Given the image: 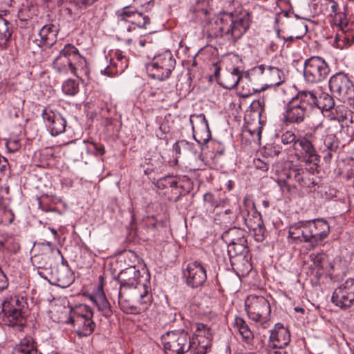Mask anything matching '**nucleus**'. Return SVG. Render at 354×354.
<instances>
[{"mask_svg": "<svg viewBox=\"0 0 354 354\" xmlns=\"http://www.w3.org/2000/svg\"><path fill=\"white\" fill-rule=\"evenodd\" d=\"M115 279L120 285V291H125L131 288H138L142 291L141 286H147L141 283L140 272L136 266H131L122 270Z\"/></svg>", "mask_w": 354, "mask_h": 354, "instance_id": "nucleus-20", "label": "nucleus"}, {"mask_svg": "<svg viewBox=\"0 0 354 354\" xmlns=\"http://www.w3.org/2000/svg\"><path fill=\"white\" fill-rule=\"evenodd\" d=\"M330 71L326 61L319 56H312L304 64V77L306 82L313 84L327 78Z\"/></svg>", "mask_w": 354, "mask_h": 354, "instance_id": "nucleus-9", "label": "nucleus"}, {"mask_svg": "<svg viewBox=\"0 0 354 354\" xmlns=\"http://www.w3.org/2000/svg\"><path fill=\"white\" fill-rule=\"evenodd\" d=\"M210 145L212 148V153L214 154V156H210L211 158L215 159L216 157L221 156L224 153L225 147L221 142L212 141Z\"/></svg>", "mask_w": 354, "mask_h": 354, "instance_id": "nucleus-50", "label": "nucleus"}, {"mask_svg": "<svg viewBox=\"0 0 354 354\" xmlns=\"http://www.w3.org/2000/svg\"><path fill=\"white\" fill-rule=\"evenodd\" d=\"M243 71L238 67H232L223 72L218 84L226 89H232L239 84H243L245 80H241Z\"/></svg>", "mask_w": 354, "mask_h": 354, "instance_id": "nucleus-26", "label": "nucleus"}, {"mask_svg": "<svg viewBox=\"0 0 354 354\" xmlns=\"http://www.w3.org/2000/svg\"><path fill=\"white\" fill-rule=\"evenodd\" d=\"M142 291L140 292L136 298L138 305L134 304L126 296L125 291H120L118 293V304L120 309L127 314H140L145 311L151 306L152 302V295L149 287L141 286Z\"/></svg>", "mask_w": 354, "mask_h": 354, "instance_id": "nucleus-10", "label": "nucleus"}, {"mask_svg": "<svg viewBox=\"0 0 354 354\" xmlns=\"http://www.w3.org/2000/svg\"><path fill=\"white\" fill-rule=\"evenodd\" d=\"M52 313H53V316L55 317V314H61V316H58L57 317V322H61V319L64 318L66 316V312H65V306H57L55 307Z\"/></svg>", "mask_w": 354, "mask_h": 354, "instance_id": "nucleus-58", "label": "nucleus"}, {"mask_svg": "<svg viewBox=\"0 0 354 354\" xmlns=\"http://www.w3.org/2000/svg\"><path fill=\"white\" fill-rule=\"evenodd\" d=\"M192 328L193 354H205L212 345V333L210 327L203 323L196 322L192 324Z\"/></svg>", "mask_w": 354, "mask_h": 354, "instance_id": "nucleus-13", "label": "nucleus"}, {"mask_svg": "<svg viewBox=\"0 0 354 354\" xmlns=\"http://www.w3.org/2000/svg\"><path fill=\"white\" fill-rule=\"evenodd\" d=\"M117 23L118 27H122L124 24L129 23L140 28H146L150 24V18L142 12L125 6L116 12Z\"/></svg>", "mask_w": 354, "mask_h": 354, "instance_id": "nucleus-18", "label": "nucleus"}, {"mask_svg": "<svg viewBox=\"0 0 354 354\" xmlns=\"http://www.w3.org/2000/svg\"><path fill=\"white\" fill-rule=\"evenodd\" d=\"M254 165L257 169L263 171H268L269 168L268 164L260 158L254 159Z\"/></svg>", "mask_w": 354, "mask_h": 354, "instance_id": "nucleus-56", "label": "nucleus"}, {"mask_svg": "<svg viewBox=\"0 0 354 354\" xmlns=\"http://www.w3.org/2000/svg\"><path fill=\"white\" fill-rule=\"evenodd\" d=\"M6 147L10 152H15L21 148V142L16 138H9L6 141Z\"/></svg>", "mask_w": 354, "mask_h": 354, "instance_id": "nucleus-52", "label": "nucleus"}, {"mask_svg": "<svg viewBox=\"0 0 354 354\" xmlns=\"http://www.w3.org/2000/svg\"><path fill=\"white\" fill-rule=\"evenodd\" d=\"M57 35V29L54 25H52V28L49 30L48 35V41L46 40L45 42L44 46L46 47H51L56 39Z\"/></svg>", "mask_w": 354, "mask_h": 354, "instance_id": "nucleus-55", "label": "nucleus"}, {"mask_svg": "<svg viewBox=\"0 0 354 354\" xmlns=\"http://www.w3.org/2000/svg\"><path fill=\"white\" fill-rule=\"evenodd\" d=\"M234 326L246 342L249 343L253 339V333L243 318L236 317L234 319Z\"/></svg>", "mask_w": 354, "mask_h": 354, "instance_id": "nucleus-36", "label": "nucleus"}, {"mask_svg": "<svg viewBox=\"0 0 354 354\" xmlns=\"http://www.w3.org/2000/svg\"><path fill=\"white\" fill-rule=\"evenodd\" d=\"M317 184L314 174L306 168L297 167V192L301 189H308Z\"/></svg>", "mask_w": 354, "mask_h": 354, "instance_id": "nucleus-28", "label": "nucleus"}, {"mask_svg": "<svg viewBox=\"0 0 354 354\" xmlns=\"http://www.w3.org/2000/svg\"><path fill=\"white\" fill-rule=\"evenodd\" d=\"M306 223V232L308 237V243L313 248L317 246L319 244L328 237L330 227L328 222L323 218H316L308 220Z\"/></svg>", "mask_w": 354, "mask_h": 354, "instance_id": "nucleus-14", "label": "nucleus"}, {"mask_svg": "<svg viewBox=\"0 0 354 354\" xmlns=\"http://www.w3.org/2000/svg\"><path fill=\"white\" fill-rule=\"evenodd\" d=\"M281 142L283 145L293 144L295 148L296 142H297V136L292 131H286L281 136Z\"/></svg>", "mask_w": 354, "mask_h": 354, "instance_id": "nucleus-49", "label": "nucleus"}, {"mask_svg": "<svg viewBox=\"0 0 354 354\" xmlns=\"http://www.w3.org/2000/svg\"><path fill=\"white\" fill-rule=\"evenodd\" d=\"M203 200L205 203L207 205L209 208H216L218 207L221 203H224V201H221V199L216 197L215 195H214L212 193H206L203 196Z\"/></svg>", "mask_w": 354, "mask_h": 354, "instance_id": "nucleus-45", "label": "nucleus"}, {"mask_svg": "<svg viewBox=\"0 0 354 354\" xmlns=\"http://www.w3.org/2000/svg\"><path fill=\"white\" fill-rule=\"evenodd\" d=\"M298 147H300V151L306 162L312 163L315 165H318L320 155H319L317 147L314 142L312 129L297 139L295 149L299 150Z\"/></svg>", "mask_w": 354, "mask_h": 354, "instance_id": "nucleus-16", "label": "nucleus"}, {"mask_svg": "<svg viewBox=\"0 0 354 354\" xmlns=\"http://www.w3.org/2000/svg\"><path fill=\"white\" fill-rule=\"evenodd\" d=\"M232 266L236 267V269L241 272L242 274H248L252 270V264L249 262L246 256H238L234 259L231 260Z\"/></svg>", "mask_w": 354, "mask_h": 354, "instance_id": "nucleus-41", "label": "nucleus"}, {"mask_svg": "<svg viewBox=\"0 0 354 354\" xmlns=\"http://www.w3.org/2000/svg\"><path fill=\"white\" fill-rule=\"evenodd\" d=\"M248 252L247 239L244 241L239 242L227 246V253L230 257V261L234 259L238 256H246Z\"/></svg>", "mask_w": 354, "mask_h": 354, "instance_id": "nucleus-38", "label": "nucleus"}, {"mask_svg": "<svg viewBox=\"0 0 354 354\" xmlns=\"http://www.w3.org/2000/svg\"><path fill=\"white\" fill-rule=\"evenodd\" d=\"M277 37L279 39H283L285 42H288V43L293 42L295 40L301 39L300 35L299 36V35H292L286 37L283 35H281L279 31L277 32Z\"/></svg>", "mask_w": 354, "mask_h": 354, "instance_id": "nucleus-60", "label": "nucleus"}, {"mask_svg": "<svg viewBox=\"0 0 354 354\" xmlns=\"http://www.w3.org/2000/svg\"><path fill=\"white\" fill-rule=\"evenodd\" d=\"M8 286V281L6 275L0 269V291L5 290Z\"/></svg>", "mask_w": 354, "mask_h": 354, "instance_id": "nucleus-61", "label": "nucleus"}, {"mask_svg": "<svg viewBox=\"0 0 354 354\" xmlns=\"http://www.w3.org/2000/svg\"><path fill=\"white\" fill-rule=\"evenodd\" d=\"M309 258L313 263L312 266L317 268V272H319L320 274L322 273L321 272L326 270L330 266L328 257L324 253H311Z\"/></svg>", "mask_w": 354, "mask_h": 354, "instance_id": "nucleus-33", "label": "nucleus"}, {"mask_svg": "<svg viewBox=\"0 0 354 354\" xmlns=\"http://www.w3.org/2000/svg\"><path fill=\"white\" fill-rule=\"evenodd\" d=\"M245 232L239 227H232L224 232L222 234V239L227 245L230 246L239 242L244 241L246 239Z\"/></svg>", "mask_w": 354, "mask_h": 354, "instance_id": "nucleus-31", "label": "nucleus"}, {"mask_svg": "<svg viewBox=\"0 0 354 354\" xmlns=\"http://www.w3.org/2000/svg\"><path fill=\"white\" fill-rule=\"evenodd\" d=\"M314 142L326 163H330L336 153L339 140L335 133L333 132L331 127H324V120H322L313 129Z\"/></svg>", "mask_w": 354, "mask_h": 354, "instance_id": "nucleus-3", "label": "nucleus"}, {"mask_svg": "<svg viewBox=\"0 0 354 354\" xmlns=\"http://www.w3.org/2000/svg\"><path fill=\"white\" fill-rule=\"evenodd\" d=\"M42 117L44 121L48 122V127L51 126L55 121L56 120V118L55 117V115L53 113H48L46 110H44L42 113Z\"/></svg>", "mask_w": 354, "mask_h": 354, "instance_id": "nucleus-59", "label": "nucleus"}, {"mask_svg": "<svg viewBox=\"0 0 354 354\" xmlns=\"http://www.w3.org/2000/svg\"><path fill=\"white\" fill-rule=\"evenodd\" d=\"M243 218L245 225L253 232L254 239L258 242L263 241L266 230L261 214L255 211L251 214L248 212Z\"/></svg>", "mask_w": 354, "mask_h": 354, "instance_id": "nucleus-24", "label": "nucleus"}, {"mask_svg": "<svg viewBox=\"0 0 354 354\" xmlns=\"http://www.w3.org/2000/svg\"><path fill=\"white\" fill-rule=\"evenodd\" d=\"M35 351V346L31 338H25L16 345L12 354H31Z\"/></svg>", "mask_w": 354, "mask_h": 354, "instance_id": "nucleus-40", "label": "nucleus"}, {"mask_svg": "<svg viewBox=\"0 0 354 354\" xmlns=\"http://www.w3.org/2000/svg\"><path fill=\"white\" fill-rule=\"evenodd\" d=\"M312 100H309L307 91H299L286 104L283 120L286 124H299L313 112Z\"/></svg>", "mask_w": 354, "mask_h": 354, "instance_id": "nucleus-4", "label": "nucleus"}, {"mask_svg": "<svg viewBox=\"0 0 354 354\" xmlns=\"http://www.w3.org/2000/svg\"><path fill=\"white\" fill-rule=\"evenodd\" d=\"M185 283L192 288L202 287L207 281V271L203 264L195 261L187 264L184 271Z\"/></svg>", "mask_w": 354, "mask_h": 354, "instance_id": "nucleus-19", "label": "nucleus"}, {"mask_svg": "<svg viewBox=\"0 0 354 354\" xmlns=\"http://www.w3.org/2000/svg\"><path fill=\"white\" fill-rule=\"evenodd\" d=\"M2 312L4 314V324L16 331H22L26 324V319L23 313L22 304L19 299L5 301Z\"/></svg>", "mask_w": 354, "mask_h": 354, "instance_id": "nucleus-12", "label": "nucleus"}, {"mask_svg": "<svg viewBox=\"0 0 354 354\" xmlns=\"http://www.w3.org/2000/svg\"><path fill=\"white\" fill-rule=\"evenodd\" d=\"M261 129L262 127H254L252 125H248L243 129L242 136L250 143L260 144L262 132Z\"/></svg>", "mask_w": 354, "mask_h": 354, "instance_id": "nucleus-39", "label": "nucleus"}, {"mask_svg": "<svg viewBox=\"0 0 354 354\" xmlns=\"http://www.w3.org/2000/svg\"><path fill=\"white\" fill-rule=\"evenodd\" d=\"M290 341V335L288 328L280 323L275 324L270 335V345L274 348H283L289 344Z\"/></svg>", "mask_w": 354, "mask_h": 354, "instance_id": "nucleus-25", "label": "nucleus"}, {"mask_svg": "<svg viewBox=\"0 0 354 354\" xmlns=\"http://www.w3.org/2000/svg\"><path fill=\"white\" fill-rule=\"evenodd\" d=\"M246 74L244 77H241V80H245L243 84H239L238 88L239 89V93L243 97H248L252 95L254 92L258 91V88H254L252 85L248 84L250 82L252 84H257V82H251L249 79H245Z\"/></svg>", "mask_w": 354, "mask_h": 354, "instance_id": "nucleus-42", "label": "nucleus"}, {"mask_svg": "<svg viewBox=\"0 0 354 354\" xmlns=\"http://www.w3.org/2000/svg\"><path fill=\"white\" fill-rule=\"evenodd\" d=\"M267 354H288L283 348H274L269 349Z\"/></svg>", "mask_w": 354, "mask_h": 354, "instance_id": "nucleus-63", "label": "nucleus"}, {"mask_svg": "<svg viewBox=\"0 0 354 354\" xmlns=\"http://www.w3.org/2000/svg\"><path fill=\"white\" fill-rule=\"evenodd\" d=\"M123 35L121 34L120 37ZM120 39L124 41L127 45L133 44L136 46H139L140 48H145L147 50H152L156 48V44L153 42L151 37L149 35L138 37L133 35L131 37H120Z\"/></svg>", "mask_w": 354, "mask_h": 354, "instance_id": "nucleus-30", "label": "nucleus"}, {"mask_svg": "<svg viewBox=\"0 0 354 354\" xmlns=\"http://www.w3.org/2000/svg\"><path fill=\"white\" fill-rule=\"evenodd\" d=\"M166 185H169L170 187H176L177 186V181L173 177H166L163 179Z\"/></svg>", "mask_w": 354, "mask_h": 354, "instance_id": "nucleus-64", "label": "nucleus"}, {"mask_svg": "<svg viewBox=\"0 0 354 354\" xmlns=\"http://www.w3.org/2000/svg\"><path fill=\"white\" fill-rule=\"evenodd\" d=\"M69 315L68 325L72 332L79 337L91 335L95 328V323L93 320V312L87 305L79 304L73 305L68 302Z\"/></svg>", "mask_w": 354, "mask_h": 354, "instance_id": "nucleus-2", "label": "nucleus"}, {"mask_svg": "<svg viewBox=\"0 0 354 354\" xmlns=\"http://www.w3.org/2000/svg\"><path fill=\"white\" fill-rule=\"evenodd\" d=\"M335 24L340 27V28L344 31L348 24L347 19L341 12L337 17V21L335 20Z\"/></svg>", "mask_w": 354, "mask_h": 354, "instance_id": "nucleus-57", "label": "nucleus"}, {"mask_svg": "<svg viewBox=\"0 0 354 354\" xmlns=\"http://www.w3.org/2000/svg\"><path fill=\"white\" fill-rule=\"evenodd\" d=\"M308 28L307 26L304 23H298L295 25V31L292 35H300L301 39L306 35L307 33Z\"/></svg>", "mask_w": 354, "mask_h": 354, "instance_id": "nucleus-54", "label": "nucleus"}, {"mask_svg": "<svg viewBox=\"0 0 354 354\" xmlns=\"http://www.w3.org/2000/svg\"><path fill=\"white\" fill-rule=\"evenodd\" d=\"M245 306L250 319L259 322L263 328L270 326L271 307L264 297L250 295L245 299Z\"/></svg>", "mask_w": 354, "mask_h": 354, "instance_id": "nucleus-7", "label": "nucleus"}, {"mask_svg": "<svg viewBox=\"0 0 354 354\" xmlns=\"http://www.w3.org/2000/svg\"><path fill=\"white\" fill-rule=\"evenodd\" d=\"M307 94L309 100H312L313 110L317 108L322 115L335 104L333 97L327 93H322L319 97H317L313 91H307Z\"/></svg>", "mask_w": 354, "mask_h": 354, "instance_id": "nucleus-27", "label": "nucleus"}, {"mask_svg": "<svg viewBox=\"0 0 354 354\" xmlns=\"http://www.w3.org/2000/svg\"><path fill=\"white\" fill-rule=\"evenodd\" d=\"M73 55L76 62L72 63L71 61L68 63V66L71 73L80 80L76 70L77 68H82L84 65L86 60L78 53V50L73 45L68 44V56ZM79 91V80L68 79V95H74Z\"/></svg>", "mask_w": 354, "mask_h": 354, "instance_id": "nucleus-23", "label": "nucleus"}, {"mask_svg": "<svg viewBox=\"0 0 354 354\" xmlns=\"http://www.w3.org/2000/svg\"><path fill=\"white\" fill-rule=\"evenodd\" d=\"M297 166L288 164L281 170L277 171V183L284 194H297Z\"/></svg>", "mask_w": 354, "mask_h": 354, "instance_id": "nucleus-15", "label": "nucleus"}, {"mask_svg": "<svg viewBox=\"0 0 354 354\" xmlns=\"http://www.w3.org/2000/svg\"><path fill=\"white\" fill-rule=\"evenodd\" d=\"M282 151V147L277 144H267L265 147V153L271 157L278 156Z\"/></svg>", "mask_w": 354, "mask_h": 354, "instance_id": "nucleus-48", "label": "nucleus"}, {"mask_svg": "<svg viewBox=\"0 0 354 354\" xmlns=\"http://www.w3.org/2000/svg\"><path fill=\"white\" fill-rule=\"evenodd\" d=\"M12 35L10 23L3 17H0V48L5 49Z\"/></svg>", "mask_w": 354, "mask_h": 354, "instance_id": "nucleus-35", "label": "nucleus"}, {"mask_svg": "<svg viewBox=\"0 0 354 354\" xmlns=\"http://www.w3.org/2000/svg\"><path fill=\"white\" fill-rule=\"evenodd\" d=\"M350 114L351 113L346 106L335 104L323 115L330 121H337L339 123H342L347 120L348 115Z\"/></svg>", "mask_w": 354, "mask_h": 354, "instance_id": "nucleus-29", "label": "nucleus"}, {"mask_svg": "<svg viewBox=\"0 0 354 354\" xmlns=\"http://www.w3.org/2000/svg\"><path fill=\"white\" fill-rule=\"evenodd\" d=\"M115 58L118 62H120V64H123L127 65V67L128 66V60L124 56L122 55V53H115Z\"/></svg>", "mask_w": 354, "mask_h": 354, "instance_id": "nucleus-62", "label": "nucleus"}, {"mask_svg": "<svg viewBox=\"0 0 354 354\" xmlns=\"http://www.w3.org/2000/svg\"><path fill=\"white\" fill-rule=\"evenodd\" d=\"M66 48V45L64 46V48L61 50L59 55L57 56L53 62L54 68L59 72L63 71L65 69L64 59L66 57V51L65 50Z\"/></svg>", "mask_w": 354, "mask_h": 354, "instance_id": "nucleus-46", "label": "nucleus"}, {"mask_svg": "<svg viewBox=\"0 0 354 354\" xmlns=\"http://www.w3.org/2000/svg\"><path fill=\"white\" fill-rule=\"evenodd\" d=\"M162 341L168 354H185L189 351L193 353L191 337L184 330L169 331L162 336Z\"/></svg>", "mask_w": 354, "mask_h": 354, "instance_id": "nucleus-8", "label": "nucleus"}, {"mask_svg": "<svg viewBox=\"0 0 354 354\" xmlns=\"http://www.w3.org/2000/svg\"><path fill=\"white\" fill-rule=\"evenodd\" d=\"M189 122L192 125L193 137L200 145H205L211 139V131L208 122L204 114L190 115Z\"/></svg>", "mask_w": 354, "mask_h": 354, "instance_id": "nucleus-21", "label": "nucleus"}, {"mask_svg": "<svg viewBox=\"0 0 354 354\" xmlns=\"http://www.w3.org/2000/svg\"><path fill=\"white\" fill-rule=\"evenodd\" d=\"M104 281L102 276L99 277V282L91 293L88 294L90 300L95 304L103 316L108 318L112 315V310L109 301L104 292Z\"/></svg>", "mask_w": 354, "mask_h": 354, "instance_id": "nucleus-22", "label": "nucleus"}, {"mask_svg": "<svg viewBox=\"0 0 354 354\" xmlns=\"http://www.w3.org/2000/svg\"><path fill=\"white\" fill-rule=\"evenodd\" d=\"M176 59L170 50L156 55L146 64L147 73L152 79L164 81L169 79L176 67Z\"/></svg>", "mask_w": 354, "mask_h": 354, "instance_id": "nucleus-5", "label": "nucleus"}, {"mask_svg": "<svg viewBox=\"0 0 354 354\" xmlns=\"http://www.w3.org/2000/svg\"><path fill=\"white\" fill-rule=\"evenodd\" d=\"M16 254L20 249V245L12 235H2L0 237V250Z\"/></svg>", "mask_w": 354, "mask_h": 354, "instance_id": "nucleus-34", "label": "nucleus"}, {"mask_svg": "<svg viewBox=\"0 0 354 354\" xmlns=\"http://www.w3.org/2000/svg\"><path fill=\"white\" fill-rule=\"evenodd\" d=\"M126 68L127 65L125 64H121L118 65V63H111V65L107 66L104 70H101V73L112 77L119 73H122Z\"/></svg>", "mask_w": 354, "mask_h": 354, "instance_id": "nucleus-43", "label": "nucleus"}, {"mask_svg": "<svg viewBox=\"0 0 354 354\" xmlns=\"http://www.w3.org/2000/svg\"><path fill=\"white\" fill-rule=\"evenodd\" d=\"M325 2L326 5L330 6L331 13L330 14V16L333 15L334 20L337 21V17L340 13V12L338 11L339 5L337 2H336L335 0H325Z\"/></svg>", "mask_w": 354, "mask_h": 354, "instance_id": "nucleus-53", "label": "nucleus"}, {"mask_svg": "<svg viewBox=\"0 0 354 354\" xmlns=\"http://www.w3.org/2000/svg\"><path fill=\"white\" fill-rule=\"evenodd\" d=\"M66 121L64 118H57L55 122L50 126V132L53 136H57L65 131Z\"/></svg>", "mask_w": 354, "mask_h": 354, "instance_id": "nucleus-44", "label": "nucleus"}, {"mask_svg": "<svg viewBox=\"0 0 354 354\" xmlns=\"http://www.w3.org/2000/svg\"><path fill=\"white\" fill-rule=\"evenodd\" d=\"M259 83L264 87L280 85L285 80L283 71L278 67L261 64L252 68L246 73L245 79Z\"/></svg>", "mask_w": 354, "mask_h": 354, "instance_id": "nucleus-6", "label": "nucleus"}, {"mask_svg": "<svg viewBox=\"0 0 354 354\" xmlns=\"http://www.w3.org/2000/svg\"><path fill=\"white\" fill-rule=\"evenodd\" d=\"M331 301L341 308H348L354 302V279H348L333 293Z\"/></svg>", "mask_w": 354, "mask_h": 354, "instance_id": "nucleus-17", "label": "nucleus"}, {"mask_svg": "<svg viewBox=\"0 0 354 354\" xmlns=\"http://www.w3.org/2000/svg\"><path fill=\"white\" fill-rule=\"evenodd\" d=\"M251 19L249 12H224L212 18L207 26L209 38L223 39L235 43L248 31Z\"/></svg>", "mask_w": 354, "mask_h": 354, "instance_id": "nucleus-1", "label": "nucleus"}, {"mask_svg": "<svg viewBox=\"0 0 354 354\" xmlns=\"http://www.w3.org/2000/svg\"><path fill=\"white\" fill-rule=\"evenodd\" d=\"M306 222V221H301L291 225L289 227L288 237L301 242L308 243Z\"/></svg>", "mask_w": 354, "mask_h": 354, "instance_id": "nucleus-32", "label": "nucleus"}, {"mask_svg": "<svg viewBox=\"0 0 354 354\" xmlns=\"http://www.w3.org/2000/svg\"><path fill=\"white\" fill-rule=\"evenodd\" d=\"M50 28H52V24L44 26L39 30V36L40 40L38 44L39 46H44L46 41H48V35Z\"/></svg>", "mask_w": 354, "mask_h": 354, "instance_id": "nucleus-51", "label": "nucleus"}, {"mask_svg": "<svg viewBox=\"0 0 354 354\" xmlns=\"http://www.w3.org/2000/svg\"><path fill=\"white\" fill-rule=\"evenodd\" d=\"M225 65V60H218L212 64L209 70L212 72L214 80L218 83L222 75H220L221 68Z\"/></svg>", "mask_w": 354, "mask_h": 354, "instance_id": "nucleus-47", "label": "nucleus"}, {"mask_svg": "<svg viewBox=\"0 0 354 354\" xmlns=\"http://www.w3.org/2000/svg\"><path fill=\"white\" fill-rule=\"evenodd\" d=\"M173 150L176 154L187 156L190 154H195L196 149L194 145L185 140H181L173 145Z\"/></svg>", "mask_w": 354, "mask_h": 354, "instance_id": "nucleus-37", "label": "nucleus"}, {"mask_svg": "<svg viewBox=\"0 0 354 354\" xmlns=\"http://www.w3.org/2000/svg\"><path fill=\"white\" fill-rule=\"evenodd\" d=\"M328 86L330 92L344 101H354V84L349 75L344 72H337L329 80Z\"/></svg>", "mask_w": 354, "mask_h": 354, "instance_id": "nucleus-11", "label": "nucleus"}]
</instances>
